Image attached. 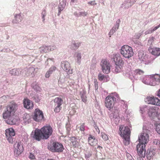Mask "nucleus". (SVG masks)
<instances>
[{"label":"nucleus","mask_w":160,"mask_h":160,"mask_svg":"<svg viewBox=\"0 0 160 160\" xmlns=\"http://www.w3.org/2000/svg\"><path fill=\"white\" fill-rule=\"evenodd\" d=\"M145 102L148 104L160 106V100L157 98L154 97H147Z\"/></svg>","instance_id":"12"},{"label":"nucleus","mask_w":160,"mask_h":160,"mask_svg":"<svg viewBox=\"0 0 160 160\" xmlns=\"http://www.w3.org/2000/svg\"><path fill=\"white\" fill-rule=\"evenodd\" d=\"M55 106H61L63 102V100L60 98L57 97L54 99Z\"/></svg>","instance_id":"22"},{"label":"nucleus","mask_w":160,"mask_h":160,"mask_svg":"<svg viewBox=\"0 0 160 160\" xmlns=\"http://www.w3.org/2000/svg\"><path fill=\"white\" fill-rule=\"evenodd\" d=\"M119 110L118 108L115 109L112 112L113 117L117 118L119 116Z\"/></svg>","instance_id":"30"},{"label":"nucleus","mask_w":160,"mask_h":160,"mask_svg":"<svg viewBox=\"0 0 160 160\" xmlns=\"http://www.w3.org/2000/svg\"><path fill=\"white\" fill-rule=\"evenodd\" d=\"M48 149L53 152H61L63 151V147L62 144L57 142H54L48 146Z\"/></svg>","instance_id":"5"},{"label":"nucleus","mask_w":160,"mask_h":160,"mask_svg":"<svg viewBox=\"0 0 160 160\" xmlns=\"http://www.w3.org/2000/svg\"><path fill=\"white\" fill-rule=\"evenodd\" d=\"M24 107L27 109H32L34 107L33 102L28 98H24L23 100Z\"/></svg>","instance_id":"16"},{"label":"nucleus","mask_w":160,"mask_h":160,"mask_svg":"<svg viewBox=\"0 0 160 160\" xmlns=\"http://www.w3.org/2000/svg\"><path fill=\"white\" fill-rule=\"evenodd\" d=\"M156 130L158 133L160 134V124H158L157 125Z\"/></svg>","instance_id":"42"},{"label":"nucleus","mask_w":160,"mask_h":160,"mask_svg":"<svg viewBox=\"0 0 160 160\" xmlns=\"http://www.w3.org/2000/svg\"><path fill=\"white\" fill-rule=\"evenodd\" d=\"M48 160H54L52 159H48Z\"/></svg>","instance_id":"58"},{"label":"nucleus","mask_w":160,"mask_h":160,"mask_svg":"<svg viewBox=\"0 0 160 160\" xmlns=\"http://www.w3.org/2000/svg\"><path fill=\"white\" fill-rule=\"evenodd\" d=\"M88 13L87 12H85V11L81 12L79 13V15H77L78 16H85L87 15Z\"/></svg>","instance_id":"40"},{"label":"nucleus","mask_w":160,"mask_h":160,"mask_svg":"<svg viewBox=\"0 0 160 160\" xmlns=\"http://www.w3.org/2000/svg\"><path fill=\"white\" fill-rule=\"evenodd\" d=\"M44 15H43V18H44Z\"/></svg>","instance_id":"59"},{"label":"nucleus","mask_w":160,"mask_h":160,"mask_svg":"<svg viewBox=\"0 0 160 160\" xmlns=\"http://www.w3.org/2000/svg\"><path fill=\"white\" fill-rule=\"evenodd\" d=\"M81 98H82V100L83 102H86V101H87L86 97H84L83 96L81 97Z\"/></svg>","instance_id":"51"},{"label":"nucleus","mask_w":160,"mask_h":160,"mask_svg":"<svg viewBox=\"0 0 160 160\" xmlns=\"http://www.w3.org/2000/svg\"><path fill=\"white\" fill-rule=\"evenodd\" d=\"M108 78V76H105L101 73H99L98 76V79L100 81L103 80H105L106 79V80Z\"/></svg>","instance_id":"26"},{"label":"nucleus","mask_w":160,"mask_h":160,"mask_svg":"<svg viewBox=\"0 0 160 160\" xmlns=\"http://www.w3.org/2000/svg\"><path fill=\"white\" fill-rule=\"evenodd\" d=\"M88 143L91 146H95L98 143V140L95 137L91 134L89 135L88 138Z\"/></svg>","instance_id":"19"},{"label":"nucleus","mask_w":160,"mask_h":160,"mask_svg":"<svg viewBox=\"0 0 160 160\" xmlns=\"http://www.w3.org/2000/svg\"><path fill=\"white\" fill-rule=\"evenodd\" d=\"M85 124L84 123L82 124L80 127V129L81 131H84L85 130Z\"/></svg>","instance_id":"44"},{"label":"nucleus","mask_w":160,"mask_h":160,"mask_svg":"<svg viewBox=\"0 0 160 160\" xmlns=\"http://www.w3.org/2000/svg\"><path fill=\"white\" fill-rule=\"evenodd\" d=\"M120 22V20L118 19L117 22V24L116 25L115 27L114 28L115 30H117L119 27V23Z\"/></svg>","instance_id":"48"},{"label":"nucleus","mask_w":160,"mask_h":160,"mask_svg":"<svg viewBox=\"0 0 160 160\" xmlns=\"http://www.w3.org/2000/svg\"><path fill=\"white\" fill-rule=\"evenodd\" d=\"M56 69V67L54 66H52L49 69L48 71L51 74L53 72H54Z\"/></svg>","instance_id":"34"},{"label":"nucleus","mask_w":160,"mask_h":160,"mask_svg":"<svg viewBox=\"0 0 160 160\" xmlns=\"http://www.w3.org/2000/svg\"><path fill=\"white\" fill-rule=\"evenodd\" d=\"M29 158L30 159H35V157L33 154L32 153H30L29 156Z\"/></svg>","instance_id":"47"},{"label":"nucleus","mask_w":160,"mask_h":160,"mask_svg":"<svg viewBox=\"0 0 160 160\" xmlns=\"http://www.w3.org/2000/svg\"><path fill=\"white\" fill-rule=\"evenodd\" d=\"M160 27V24L158 25L157 26L155 27L153 29H151L149 30L148 31H147L145 32V33L146 34H147L149 33H152L153 32L156 30L158 28Z\"/></svg>","instance_id":"28"},{"label":"nucleus","mask_w":160,"mask_h":160,"mask_svg":"<svg viewBox=\"0 0 160 160\" xmlns=\"http://www.w3.org/2000/svg\"><path fill=\"white\" fill-rule=\"evenodd\" d=\"M95 128H96V131L98 133L100 132V130L97 126H95Z\"/></svg>","instance_id":"54"},{"label":"nucleus","mask_w":160,"mask_h":160,"mask_svg":"<svg viewBox=\"0 0 160 160\" xmlns=\"http://www.w3.org/2000/svg\"><path fill=\"white\" fill-rule=\"evenodd\" d=\"M54 109V111L56 113L59 112L61 109L62 107L61 106H56Z\"/></svg>","instance_id":"37"},{"label":"nucleus","mask_w":160,"mask_h":160,"mask_svg":"<svg viewBox=\"0 0 160 160\" xmlns=\"http://www.w3.org/2000/svg\"><path fill=\"white\" fill-rule=\"evenodd\" d=\"M154 156V154L152 151H149V152H147V157L148 159L150 160Z\"/></svg>","instance_id":"29"},{"label":"nucleus","mask_w":160,"mask_h":160,"mask_svg":"<svg viewBox=\"0 0 160 160\" xmlns=\"http://www.w3.org/2000/svg\"><path fill=\"white\" fill-rule=\"evenodd\" d=\"M14 155L17 157L21 154L23 150V148L21 142H16L14 144Z\"/></svg>","instance_id":"8"},{"label":"nucleus","mask_w":160,"mask_h":160,"mask_svg":"<svg viewBox=\"0 0 160 160\" xmlns=\"http://www.w3.org/2000/svg\"><path fill=\"white\" fill-rule=\"evenodd\" d=\"M56 69V67L54 66H52L49 69L48 71L51 74L53 72H54Z\"/></svg>","instance_id":"33"},{"label":"nucleus","mask_w":160,"mask_h":160,"mask_svg":"<svg viewBox=\"0 0 160 160\" xmlns=\"http://www.w3.org/2000/svg\"><path fill=\"white\" fill-rule=\"evenodd\" d=\"M149 82L148 83H147V84H148L151 86H155L156 84H158V82H157L156 81L154 80H151V77L149 79Z\"/></svg>","instance_id":"31"},{"label":"nucleus","mask_w":160,"mask_h":160,"mask_svg":"<svg viewBox=\"0 0 160 160\" xmlns=\"http://www.w3.org/2000/svg\"><path fill=\"white\" fill-rule=\"evenodd\" d=\"M62 68L65 70L68 74H72V69H71L70 64L67 61H63L61 63Z\"/></svg>","instance_id":"14"},{"label":"nucleus","mask_w":160,"mask_h":160,"mask_svg":"<svg viewBox=\"0 0 160 160\" xmlns=\"http://www.w3.org/2000/svg\"><path fill=\"white\" fill-rule=\"evenodd\" d=\"M128 160H134V159L132 156H130L128 157Z\"/></svg>","instance_id":"52"},{"label":"nucleus","mask_w":160,"mask_h":160,"mask_svg":"<svg viewBox=\"0 0 160 160\" xmlns=\"http://www.w3.org/2000/svg\"><path fill=\"white\" fill-rule=\"evenodd\" d=\"M135 72L136 74L139 75H142L144 73V72L143 71L139 69H137L135 71Z\"/></svg>","instance_id":"39"},{"label":"nucleus","mask_w":160,"mask_h":160,"mask_svg":"<svg viewBox=\"0 0 160 160\" xmlns=\"http://www.w3.org/2000/svg\"><path fill=\"white\" fill-rule=\"evenodd\" d=\"M100 146H98V147L100 148Z\"/></svg>","instance_id":"60"},{"label":"nucleus","mask_w":160,"mask_h":160,"mask_svg":"<svg viewBox=\"0 0 160 160\" xmlns=\"http://www.w3.org/2000/svg\"><path fill=\"white\" fill-rule=\"evenodd\" d=\"M158 96L160 98V89L158 91Z\"/></svg>","instance_id":"57"},{"label":"nucleus","mask_w":160,"mask_h":160,"mask_svg":"<svg viewBox=\"0 0 160 160\" xmlns=\"http://www.w3.org/2000/svg\"><path fill=\"white\" fill-rule=\"evenodd\" d=\"M137 0H129V2H128L130 3V5L131 6L132 5L134 4Z\"/></svg>","instance_id":"43"},{"label":"nucleus","mask_w":160,"mask_h":160,"mask_svg":"<svg viewBox=\"0 0 160 160\" xmlns=\"http://www.w3.org/2000/svg\"><path fill=\"white\" fill-rule=\"evenodd\" d=\"M151 80H154L158 83L160 81V75L158 74H155L151 77Z\"/></svg>","instance_id":"25"},{"label":"nucleus","mask_w":160,"mask_h":160,"mask_svg":"<svg viewBox=\"0 0 160 160\" xmlns=\"http://www.w3.org/2000/svg\"><path fill=\"white\" fill-rule=\"evenodd\" d=\"M77 2V0H71V2L72 3H76Z\"/></svg>","instance_id":"55"},{"label":"nucleus","mask_w":160,"mask_h":160,"mask_svg":"<svg viewBox=\"0 0 160 160\" xmlns=\"http://www.w3.org/2000/svg\"><path fill=\"white\" fill-rule=\"evenodd\" d=\"M7 110L3 113V118L8 119L6 122L9 124H14L17 121L14 113L18 109V104L14 102H11L7 107Z\"/></svg>","instance_id":"1"},{"label":"nucleus","mask_w":160,"mask_h":160,"mask_svg":"<svg viewBox=\"0 0 160 160\" xmlns=\"http://www.w3.org/2000/svg\"><path fill=\"white\" fill-rule=\"evenodd\" d=\"M22 17L19 14H16L15 16V19L13 20L12 22L14 23H17L21 21Z\"/></svg>","instance_id":"24"},{"label":"nucleus","mask_w":160,"mask_h":160,"mask_svg":"<svg viewBox=\"0 0 160 160\" xmlns=\"http://www.w3.org/2000/svg\"><path fill=\"white\" fill-rule=\"evenodd\" d=\"M65 1L63 0L60 3L58 6L59 14L61 13V12L65 8L66 5Z\"/></svg>","instance_id":"23"},{"label":"nucleus","mask_w":160,"mask_h":160,"mask_svg":"<svg viewBox=\"0 0 160 160\" xmlns=\"http://www.w3.org/2000/svg\"><path fill=\"white\" fill-rule=\"evenodd\" d=\"M101 66L102 68V71L103 72L108 74L110 72V65L106 60L105 59L102 60Z\"/></svg>","instance_id":"13"},{"label":"nucleus","mask_w":160,"mask_h":160,"mask_svg":"<svg viewBox=\"0 0 160 160\" xmlns=\"http://www.w3.org/2000/svg\"><path fill=\"white\" fill-rule=\"evenodd\" d=\"M44 118L42 112L39 109H36L34 112L32 118L37 122H41Z\"/></svg>","instance_id":"9"},{"label":"nucleus","mask_w":160,"mask_h":160,"mask_svg":"<svg viewBox=\"0 0 160 160\" xmlns=\"http://www.w3.org/2000/svg\"><path fill=\"white\" fill-rule=\"evenodd\" d=\"M130 138V137L127 138H123L124 139L123 142L125 145H127L129 144Z\"/></svg>","instance_id":"35"},{"label":"nucleus","mask_w":160,"mask_h":160,"mask_svg":"<svg viewBox=\"0 0 160 160\" xmlns=\"http://www.w3.org/2000/svg\"><path fill=\"white\" fill-rule=\"evenodd\" d=\"M113 59L115 62L116 67L115 71L117 73L121 72L122 69L124 62L119 54H113Z\"/></svg>","instance_id":"2"},{"label":"nucleus","mask_w":160,"mask_h":160,"mask_svg":"<svg viewBox=\"0 0 160 160\" xmlns=\"http://www.w3.org/2000/svg\"><path fill=\"white\" fill-rule=\"evenodd\" d=\"M152 38L149 40L148 41V43H150L151 44H152V43H153V39Z\"/></svg>","instance_id":"53"},{"label":"nucleus","mask_w":160,"mask_h":160,"mask_svg":"<svg viewBox=\"0 0 160 160\" xmlns=\"http://www.w3.org/2000/svg\"><path fill=\"white\" fill-rule=\"evenodd\" d=\"M116 99V98L112 94L108 95L106 98L104 105L108 110H111L113 109L114 106Z\"/></svg>","instance_id":"4"},{"label":"nucleus","mask_w":160,"mask_h":160,"mask_svg":"<svg viewBox=\"0 0 160 160\" xmlns=\"http://www.w3.org/2000/svg\"><path fill=\"white\" fill-rule=\"evenodd\" d=\"M71 143L72 146L76 148L78 147L79 145V141L78 139L75 137H72L70 138Z\"/></svg>","instance_id":"21"},{"label":"nucleus","mask_w":160,"mask_h":160,"mask_svg":"<svg viewBox=\"0 0 160 160\" xmlns=\"http://www.w3.org/2000/svg\"><path fill=\"white\" fill-rule=\"evenodd\" d=\"M114 31V28H113L112 30H111L109 32V34H111L112 33H113V31Z\"/></svg>","instance_id":"56"},{"label":"nucleus","mask_w":160,"mask_h":160,"mask_svg":"<svg viewBox=\"0 0 160 160\" xmlns=\"http://www.w3.org/2000/svg\"><path fill=\"white\" fill-rule=\"evenodd\" d=\"M81 58V53H78L77 55V62L79 64L80 63V60Z\"/></svg>","instance_id":"36"},{"label":"nucleus","mask_w":160,"mask_h":160,"mask_svg":"<svg viewBox=\"0 0 160 160\" xmlns=\"http://www.w3.org/2000/svg\"><path fill=\"white\" fill-rule=\"evenodd\" d=\"M1 110V109L0 108V110Z\"/></svg>","instance_id":"61"},{"label":"nucleus","mask_w":160,"mask_h":160,"mask_svg":"<svg viewBox=\"0 0 160 160\" xmlns=\"http://www.w3.org/2000/svg\"><path fill=\"white\" fill-rule=\"evenodd\" d=\"M5 132L7 139L10 143H12L13 139L12 137L14 136L15 134L14 130L12 128H10L7 129Z\"/></svg>","instance_id":"10"},{"label":"nucleus","mask_w":160,"mask_h":160,"mask_svg":"<svg viewBox=\"0 0 160 160\" xmlns=\"http://www.w3.org/2000/svg\"><path fill=\"white\" fill-rule=\"evenodd\" d=\"M72 44L71 48L72 49H75L78 48L80 45V43H76L75 41L72 42Z\"/></svg>","instance_id":"27"},{"label":"nucleus","mask_w":160,"mask_h":160,"mask_svg":"<svg viewBox=\"0 0 160 160\" xmlns=\"http://www.w3.org/2000/svg\"><path fill=\"white\" fill-rule=\"evenodd\" d=\"M94 86H95V89L97 90L98 89V82L97 80V79H94Z\"/></svg>","instance_id":"46"},{"label":"nucleus","mask_w":160,"mask_h":160,"mask_svg":"<svg viewBox=\"0 0 160 160\" xmlns=\"http://www.w3.org/2000/svg\"><path fill=\"white\" fill-rule=\"evenodd\" d=\"M5 98H6V97L4 96H3L1 98H0V102L1 103H2L3 102H5L6 101L5 100Z\"/></svg>","instance_id":"45"},{"label":"nucleus","mask_w":160,"mask_h":160,"mask_svg":"<svg viewBox=\"0 0 160 160\" xmlns=\"http://www.w3.org/2000/svg\"><path fill=\"white\" fill-rule=\"evenodd\" d=\"M16 71L17 70L15 69H12L10 71V73L12 75H17Z\"/></svg>","instance_id":"41"},{"label":"nucleus","mask_w":160,"mask_h":160,"mask_svg":"<svg viewBox=\"0 0 160 160\" xmlns=\"http://www.w3.org/2000/svg\"><path fill=\"white\" fill-rule=\"evenodd\" d=\"M41 129L43 139L48 138L51 135L53 132L52 128L50 125L44 126Z\"/></svg>","instance_id":"7"},{"label":"nucleus","mask_w":160,"mask_h":160,"mask_svg":"<svg viewBox=\"0 0 160 160\" xmlns=\"http://www.w3.org/2000/svg\"><path fill=\"white\" fill-rule=\"evenodd\" d=\"M101 136L104 141H106L108 139V135L104 132L101 133Z\"/></svg>","instance_id":"32"},{"label":"nucleus","mask_w":160,"mask_h":160,"mask_svg":"<svg viewBox=\"0 0 160 160\" xmlns=\"http://www.w3.org/2000/svg\"><path fill=\"white\" fill-rule=\"evenodd\" d=\"M32 133H34L33 138L37 140L40 141L42 139H43V136L42 135L41 129H36Z\"/></svg>","instance_id":"17"},{"label":"nucleus","mask_w":160,"mask_h":160,"mask_svg":"<svg viewBox=\"0 0 160 160\" xmlns=\"http://www.w3.org/2000/svg\"><path fill=\"white\" fill-rule=\"evenodd\" d=\"M138 140L140 143L147 144L149 141V135L146 133H141L138 137Z\"/></svg>","instance_id":"15"},{"label":"nucleus","mask_w":160,"mask_h":160,"mask_svg":"<svg viewBox=\"0 0 160 160\" xmlns=\"http://www.w3.org/2000/svg\"><path fill=\"white\" fill-rule=\"evenodd\" d=\"M149 52L152 55L157 57L160 55V48H149Z\"/></svg>","instance_id":"20"},{"label":"nucleus","mask_w":160,"mask_h":160,"mask_svg":"<svg viewBox=\"0 0 160 160\" xmlns=\"http://www.w3.org/2000/svg\"><path fill=\"white\" fill-rule=\"evenodd\" d=\"M158 108L157 107H152L148 109V114L149 117H155L158 115Z\"/></svg>","instance_id":"18"},{"label":"nucleus","mask_w":160,"mask_h":160,"mask_svg":"<svg viewBox=\"0 0 160 160\" xmlns=\"http://www.w3.org/2000/svg\"><path fill=\"white\" fill-rule=\"evenodd\" d=\"M145 145L139 142L137 146V150L138 154L141 158L144 157L145 154Z\"/></svg>","instance_id":"11"},{"label":"nucleus","mask_w":160,"mask_h":160,"mask_svg":"<svg viewBox=\"0 0 160 160\" xmlns=\"http://www.w3.org/2000/svg\"><path fill=\"white\" fill-rule=\"evenodd\" d=\"M130 130L128 126L120 125L119 128V133L123 138H127L130 137Z\"/></svg>","instance_id":"6"},{"label":"nucleus","mask_w":160,"mask_h":160,"mask_svg":"<svg viewBox=\"0 0 160 160\" xmlns=\"http://www.w3.org/2000/svg\"><path fill=\"white\" fill-rule=\"evenodd\" d=\"M50 73L48 71L45 73V76L46 78H48L50 77Z\"/></svg>","instance_id":"50"},{"label":"nucleus","mask_w":160,"mask_h":160,"mask_svg":"<svg viewBox=\"0 0 160 160\" xmlns=\"http://www.w3.org/2000/svg\"><path fill=\"white\" fill-rule=\"evenodd\" d=\"M153 143L160 148V141L158 139H155L153 141Z\"/></svg>","instance_id":"38"},{"label":"nucleus","mask_w":160,"mask_h":160,"mask_svg":"<svg viewBox=\"0 0 160 160\" xmlns=\"http://www.w3.org/2000/svg\"><path fill=\"white\" fill-rule=\"evenodd\" d=\"M88 4H90L91 5H95L97 4V3L95 2V1L89 2H88Z\"/></svg>","instance_id":"49"},{"label":"nucleus","mask_w":160,"mask_h":160,"mask_svg":"<svg viewBox=\"0 0 160 160\" xmlns=\"http://www.w3.org/2000/svg\"><path fill=\"white\" fill-rule=\"evenodd\" d=\"M120 53L123 57L128 58L132 57L134 54L132 48L128 45H124L122 47Z\"/></svg>","instance_id":"3"}]
</instances>
